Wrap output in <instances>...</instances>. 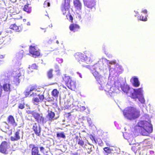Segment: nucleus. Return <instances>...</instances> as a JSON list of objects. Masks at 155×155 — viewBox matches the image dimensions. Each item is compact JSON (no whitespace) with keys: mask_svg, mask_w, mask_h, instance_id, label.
Listing matches in <instances>:
<instances>
[{"mask_svg":"<svg viewBox=\"0 0 155 155\" xmlns=\"http://www.w3.org/2000/svg\"><path fill=\"white\" fill-rule=\"evenodd\" d=\"M31 92L30 91V90L28 91H26L25 92V94L26 97H28L30 94V92Z\"/></svg>","mask_w":155,"mask_h":155,"instance_id":"nucleus-42","label":"nucleus"},{"mask_svg":"<svg viewBox=\"0 0 155 155\" xmlns=\"http://www.w3.org/2000/svg\"><path fill=\"white\" fill-rule=\"evenodd\" d=\"M142 91L143 90L142 88L136 89H134L133 92H132L131 91L129 92L130 94V96L132 98H137L138 97V94H140Z\"/></svg>","mask_w":155,"mask_h":155,"instance_id":"nucleus-10","label":"nucleus"},{"mask_svg":"<svg viewBox=\"0 0 155 155\" xmlns=\"http://www.w3.org/2000/svg\"><path fill=\"white\" fill-rule=\"evenodd\" d=\"M104 152L107 153V154L110 153H111L112 149L108 147H105L103 149Z\"/></svg>","mask_w":155,"mask_h":155,"instance_id":"nucleus-32","label":"nucleus"},{"mask_svg":"<svg viewBox=\"0 0 155 155\" xmlns=\"http://www.w3.org/2000/svg\"><path fill=\"white\" fill-rule=\"evenodd\" d=\"M55 114L52 111H48V114L47 115V117H48V120L51 121L52 120H56L57 118L55 117Z\"/></svg>","mask_w":155,"mask_h":155,"instance_id":"nucleus-18","label":"nucleus"},{"mask_svg":"<svg viewBox=\"0 0 155 155\" xmlns=\"http://www.w3.org/2000/svg\"><path fill=\"white\" fill-rule=\"evenodd\" d=\"M92 151V148H90V151H88L87 152V153H89V154Z\"/></svg>","mask_w":155,"mask_h":155,"instance_id":"nucleus-50","label":"nucleus"},{"mask_svg":"<svg viewBox=\"0 0 155 155\" xmlns=\"http://www.w3.org/2000/svg\"><path fill=\"white\" fill-rule=\"evenodd\" d=\"M11 85L9 83H5L3 84L2 87L5 92H10L11 91Z\"/></svg>","mask_w":155,"mask_h":155,"instance_id":"nucleus-22","label":"nucleus"},{"mask_svg":"<svg viewBox=\"0 0 155 155\" xmlns=\"http://www.w3.org/2000/svg\"><path fill=\"white\" fill-rule=\"evenodd\" d=\"M140 19L143 21H146L147 20V18L146 15H142L140 16Z\"/></svg>","mask_w":155,"mask_h":155,"instance_id":"nucleus-34","label":"nucleus"},{"mask_svg":"<svg viewBox=\"0 0 155 155\" xmlns=\"http://www.w3.org/2000/svg\"><path fill=\"white\" fill-rule=\"evenodd\" d=\"M23 10L28 13H30L31 11V7L29 6V4H27L24 6Z\"/></svg>","mask_w":155,"mask_h":155,"instance_id":"nucleus-25","label":"nucleus"},{"mask_svg":"<svg viewBox=\"0 0 155 155\" xmlns=\"http://www.w3.org/2000/svg\"><path fill=\"white\" fill-rule=\"evenodd\" d=\"M63 80L67 85L72 80L69 76H67L66 74H64V76L63 77Z\"/></svg>","mask_w":155,"mask_h":155,"instance_id":"nucleus-23","label":"nucleus"},{"mask_svg":"<svg viewBox=\"0 0 155 155\" xmlns=\"http://www.w3.org/2000/svg\"><path fill=\"white\" fill-rule=\"evenodd\" d=\"M56 42L57 44H58L59 43V41H57Z\"/></svg>","mask_w":155,"mask_h":155,"instance_id":"nucleus-54","label":"nucleus"},{"mask_svg":"<svg viewBox=\"0 0 155 155\" xmlns=\"http://www.w3.org/2000/svg\"><path fill=\"white\" fill-rule=\"evenodd\" d=\"M70 7V0H64V2L61 5V7L69 9Z\"/></svg>","mask_w":155,"mask_h":155,"instance_id":"nucleus-21","label":"nucleus"},{"mask_svg":"<svg viewBox=\"0 0 155 155\" xmlns=\"http://www.w3.org/2000/svg\"><path fill=\"white\" fill-rule=\"evenodd\" d=\"M68 15L69 16V20L71 21V22H72L73 20V16L71 15L70 13H69V14H68Z\"/></svg>","mask_w":155,"mask_h":155,"instance_id":"nucleus-41","label":"nucleus"},{"mask_svg":"<svg viewBox=\"0 0 155 155\" xmlns=\"http://www.w3.org/2000/svg\"><path fill=\"white\" fill-rule=\"evenodd\" d=\"M96 140L99 144H101L102 142L100 138L97 139Z\"/></svg>","mask_w":155,"mask_h":155,"instance_id":"nucleus-43","label":"nucleus"},{"mask_svg":"<svg viewBox=\"0 0 155 155\" xmlns=\"http://www.w3.org/2000/svg\"><path fill=\"white\" fill-rule=\"evenodd\" d=\"M69 28L70 31L74 32L78 31L80 26L77 24L73 23L70 25Z\"/></svg>","mask_w":155,"mask_h":155,"instance_id":"nucleus-16","label":"nucleus"},{"mask_svg":"<svg viewBox=\"0 0 155 155\" xmlns=\"http://www.w3.org/2000/svg\"><path fill=\"white\" fill-rule=\"evenodd\" d=\"M93 140L95 142V143H96V140H95V139L94 138V137H93Z\"/></svg>","mask_w":155,"mask_h":155,"instance_id":"nucleus-53","label":"nucleus"},{"mask_svg":"<svg viewBox=\"0 0 155 155\" xmlns=\"http://www.w3.org/2000/svg\"><path fill=\"white\" fill-rule=\"evenodd\" d=\"M33 117L38 123L44 124L47 121L42 114H39L35 112V113H33Z\"/></svg>","mask_w":155,"mask_h":155,"instance_id":"nucleus-4","label":"nucleus"},{"mask_svg":"<svg viewBox=\"0 0 155 155\" xmlns=\"http://www.w3.org/2000/svg\"><path fill=\"white\" fill-rule=\"evenodd\" d=\"M31 95L33 97H35L37 95V94L33 92Z\"/></svg>","mask_w":155,"mask_h":155,"instance_id":"nucleus-49","label":"nucleus"},{"mask_svg":"<svg viewBox=\"0 0 155 155\" xmlns=\"http://www.w3.org/2000/svg\"><path fill=\"white\" fill-rule=\"evenodd\" d=\"M141 12L142 13H143L144 14H145V15H146L147 14V10H146V9H144V10H143V11H141Z\"/></svg>","mask_w":155,"mask_h":155,"instance_id":"nucleus-47","label":"nucleus"},{"mask_svg":"<svg viewBox=\"0 0 155 155\" xmlns=\"http://www.w3.org/2000/svg\"><path fill=\"white\" fill-rule=\"evenodd\" d=\"M14 74L15 75L14 76L13 81L14 84L18 85L20 83L19 78L21 76V74L19 71H15Z\"/></svg>","mask_w":155,"mask_h":155,"instance_id":"nucleus-13","label":"nucleus"},{"mask_svg":"<svg viewBox=\"0 0 155 155\" xmlns=\"http://www.w3.org/2000/svg\"><path fill=\"white\" fill-rule=\"evenodd\" d=\"M67 86L69 89L72 90H74L76 88V82L73 80H72Z\"/></svg>","mask_w":155,"mask_h":155,"instance_id":"nucleus-19","label":"nucleus"},{"mask_svg":"<svg viewBox=\"0 0 155 155\" xmlns=\"http://www.w3.org/2000/svg\"><path fill=\"white\" fill-rule=\"evenodd\" d=\"M4 123H5V124H7V123L6 122H4Z\"/></svg>","mask_w":155,"mask_h":155,"instance_id":"nucleus-56","label":"nucleus"},{"mask_svg":"<svg viewBox=\"0 0 155 155\" xmlns=\"http://www.w3.org/2000/svg\"><path fill=\"white\" fill-rule=\"evenodd\" d=\"M40 151H42L45 150V148L43 147H40Z\"/></svg>","mask_w":155,"mask_h":155,"instance_id":"nucleus-48","label":"nucleus"},{"mask_svg":"<svg viewBox=\"0 0 155 155\" xmlns=\"http://www.w3.org/2000/svg\"><path fill=\"white\" fill-rule=\"evenodd\" d=\"M64 116L67 118H69L70 116H71V114L70 112L65 113L64 114Z\"/></svg>","mask_w":155,"mask_h":155,"instance_id":"nucleus-40","label":"nucleus"},{"mask_svg":"<svg viewBox=\"0 0 155 155\" xmlns=\"http://www.w3.org/2000/svg\"><path fill=\"white\" fill-rule=\"evenodd\" d=\"M21 130L18 129L14 133V136H12L10 137V140L12 141H15L19 140L21 139V136H23V134H21Z\"/></svg>","mask_w":155,"mask_h":155,"instance_id":"nucleus-7","label":"nucleus"},{"mask_svg":"<svg viewBox=\"0 0 155 155\" xmlns=\"http://www.w3.org/2000/svg\"><path fill=\"white\" fill-rule=\"evenodd\" d=\"M35 112H34V111H31L30 110H28V111H27V113L28 114H32V116L33 115V113H35Z\"/></svg>","mask_w":155,"mask_h":155,"instance_id":"nucleus-45","label":"nucleus"},{"mask_svg":"<svg viewBox=\"0 0 155 155\" xmlns=\"http://www.w3.org/2000/svg\"><path fill=\"white\" fill-rule=\"evenodd\" d=\"M131 150L135 153L137 150V148L136 146H133L131 147Z\"/></svg>","mask_w":155,"mask_h":155,"instance_id":"nucleus-39","label":"nucleus"},{"mask_svg":"<svg viewBox=\"0 0 155 155\" xmlns=\"http://www.w3.org/2000/svg\"><path fill=\"white\" fill-rule=\"evenodd\" d=\"M26 106L28 107V109H30V107L29 106L28 104H27L26 105Z\"/></svg>","mask_w":155,"mask_h":155,"instance_id":"nucleus-51","label":"nucleus"},{"mask_svg":"<svg viewBox=\"0 0 155 155\" xmlns=\"http://www.w3.org/2000/svg\"><path fill=\"white\" fill-rule=\"evenodd\" d=\"M73 4L75 8L78 10H81L82 8V5L79 0H74Z\"/></svg>","mask_w":155,"mask_h":155,"instance_id":"nucleus-15","label":"nucleus"},{"mask_svg":"<svg viewBox=\"0 0 155 155\" xmlns=\"http://www.w3.org/2000/svg\"><path fill=\"white\" fill-rule=\"evenodd\" d=\"M9 28L11 29L18 32L21 31L23 29V27L22 26L19 25L18 26L15 24L11 25Z\"/></svg>","mask_w":155,"mask_h":155,"instance_id":"nucleus-14","label":"nucleus"},{"mask_svg":"<svg viewBox=\"0 0 155 155\" xmlns=\"http://www.w3.org/2000/svg\"><path fill=\"white\" fill-rule=\"evenodd\" d=\"M93 74L96 79L97 81L99 82L101 81V76L96 71H95L93 73Z\"/></svg>","mask_w":155,"mask_h":155,"instance_id":"nucleus-26","label":"nucleus"},{"mask_svg":"<svg viewBox=\"0 0 155 155\" xmlns=\"http://www.w3.org/2000/svg\"><path fill=\"white\" fill-rule=\"evenodd\" d=\"M44 7H47L50 6V3L48 0H46L44 4Z\"/></svg>","mask_w":155,"mask_h":155,"instance_id":"nucleus-38","label":"nucleus"},{"mask_svg":"<svg viewBox=\"0 0 155 155\" xmlns=\"http://www.w3.org/2000/svg\"><path fill=\"white\" fill-rule=\"evenodd\" d=\"M40 50L37 49L35 46H30L29 47V53L32 55L33 57L36 58L40 55Z\"/></svg>","mask_w":155,"mask_h":155,"instance_id":"nucleus-6","label":"nucleus"},{"mask_svg":"<svg viewBox=\"0 0 155 155\" xmlns=\"http://www.w3.org/2000/svg\"><path fill=\"white\" fill-rule=\"evenodd\" d=\"M122 90L126 94H128L130 92V88L128 86H124L122 87Z\"/></svg>","mask_w":155,"mask_h":155,"instance_id":"nucleus-27","label":"nucleus"},{"mask_svg":"<svg viewBox=\"0 0 155 155\" xmlns=\"http://www.w3.org/2000/svg\"><path fill=\"white\" fill-rule=\"evenodd\" d=\"M124 115L129 119H135L140 115L139 110L133 107H128L123 111Z\"/></svg>","mask_w":155,"mask_h":155,"instance_id":"nucleus-2","label":"nucleus"},{"mask_svg":"<svg viewBox=\"0 0 155 155\" xmlns=\"http://www.w3.org/2000/svg\"><path fill=\"white\" fill-rule=\"evenodd\" d=\"M38 88V85L36 84H33L31 86L30 89V91L31 92L33 91H37V89Z\"/></svg>","mask_w":155,"mask_h":155,"instance_id":"nucleus-31","label":"nucleus"},{"mask_svg":"<svg viewBox=\"0 0 155 155\" xmlns=\"http://www.w3.org/2000/svg\"><path fill=\"white\" fill-rule=\"evenodd\" d=\"M131 79L133 81L132 85L134 87H137L140 86V83L137 77L134 76Z\"/></svg>","mask_w":155,"mask_h":155,"instance_id":"nucleus-20","label":"nucleus"},{"mask_svg":"<svg viewBox=\"0 0 155 155\" xmlns=\"http://www.w3.org/2000/svg\"><path fill=\"white\" fill-rule=\"evenodd\" d=\"M37 68V66L35 64H33L31 65H29V69L32 71L36 69Z\"/></svg>","mask_w":155,"mask_h":155,"instance_id":"nucleus-33","label":"nucleus"},{"mask_svg":"<svg viewBox=\"0 0 155 155\" xmlns=\"http://www.w3.org/2000/svg\"><path fill=\"white\" fill-rule=\"evenodd\" d=\"M59 94V92L56 89H54L51 92V94L52 96L55 97H57Z\"/></svg>","mask_w":155,"mask_h":155,"instance_id":"nucleus-28","label":"nucleus"},{"mask_svg":"<svg viewBox=\"0 0 155 155\" xmlns=\"http://www.w3.org/2000/svg\"><path fill=\"white\" fill-rule=\"evenodd\" d=\"M73 155H77V153L74 154Z\"/></svg>","mask_w":155,"mask_h":155,"instance_id":"nucleus-55","label":"nucleus"},{"mask_svg":"<svg viewBox=\"0 0 155 155\" xmlns=\"http://www.w3.org/2000/svg\"><path fill=\"white\" fill-rule=\"evenodd\" d=\"M54 70L52 69H50L47 72V78L49 79H52L54 77L53 74Z\"/></svg>","mask_w":155,"mask_h":155,"instance_id":"nucleus-24","label":"nucleus"},{"mask_svg":"<svg viewBox=\"0 0 155 155\" xmlns=\"http://www.w3.org/2000/svg\"><path fill=\"white\" fill-rule=\"evenodd\" d=\"M75 139H76V142H78V140H79V139H81V138H79V137L78 136H76L75 137Z\"/></svg>","mask_w":155,"mask_h":155,"instance_id":"nucleus-46","label":"nucleus"},{"mask_svg":"<svg viewBox=\"0 0 155 155\" xmlns=\"http://www.w3.org/2000/svg\"><path fill=\"white\" fill-rule=\"evenodd\" d=\"M18 108L19 109L22 110L25 108V104L24 103H19L18 104Z\"/></svg>","mask_w":155,"mask_h":155,"instance_id":"nucleus-37","label":"nucleus"},{"mask_svg":"<svg viewBox=\"0 0 155 155\" xmlns=\"http://www.w3.org/2000/svg\"><path fill=\"white\" fill-rule=\"evenodd\" d=\"M61 10L64 15H65L66 17L68 16V14H69L70 12L69 9H66V8L61 7Z\"/></svg>","mask_w":155,"mask_h":155,"instance_id":"nucleus-29","label":"nucleus"},{"mask_svg":"<svg viewBox=\"0 0 155 155\" xmlns=\"http://www.w3.org/2000/svg\"><path fill=\"white\" fill-rule=\"evenodd\" d=\"M106 145H107V146H110V144L106 142Z\"/></svg>","mask_w":155,"mask_h":155,"instance_id":"nucleus-52","label":"nucleus"},{"mask_svg":"<svg viewBox=\"0 0 155 155\" xmlns=\"http://www.w3.org/2000/svg\"><path fill=\"white\" fill-rule=\"evenodd\" d=\"M138 100L142 104H144L145 102L144 98L142 96H140L138 98Z\"/></svg>","mask_w":155,"mask_h":155,"instance_id":"nucleus-35","label":"nucleus"},{"mask_svg":"<svg viewBox=\"0 0 155 155\" xmlns=\"http://www.w3.org/2000/svg\"><path fill=\"white\" fill-rule=\"evenodd\" d=\"M10 148V143L5 141L2 142L0 145V152L2 153L7 154V149Z\"/></svg>","mask_w":155,"mask_h":155,"instance_id":"nucleus-5","label":"nucleus"},{"mask_svg":"<svg viewBox=\"0 0 155 155\" xmlns=\"http://www.w3.org/2000/svg\"><path fill=\"white\" fill-rule=\"evenodd\" d=\"M152 130V127L149 126L147 122L144 121H139L135 128V131L143 136L148 135Z\"/></svg>","mask_w":155,"mask_h":155,"instance_id":"nucleus-1","label":"nucleus"},{"mask_svg":"<svg viewBox=\"0 0 155 155\" xmlns=\"http://www.w3.org/2000/svg\"><path fill=\"white\" fill-rule=\"evenodd\" d=\"M76 59L80 63L86 62L87 64H90L92 62L91 59L92 57V54L90 52L83 54L81 53H76L74 55Z\"/></svg>","mask_w":155,"mask_h":155,"instance_id":"nucleus-3","label":"nucleus"},{"mask_svg":"<svg viewBox=\"0 0 155 155\" xmlns=\"http://www.w3.org/2000/svg\"><path fill=\"white\" fill-rule=\"evenodd\" d=\"M7 121L8 124L15 127L17 126V124L16 122L14 117L12 115H10L8 116L7 118Z\"/></svg>","mask_w":155,"mask_h":155,"instance_id":"nucleus-12","label":"nucleus"},{"mask_svg":"<svg viewBox=\"0 0 155 155\" xmlns=\"http://www.w3.org/2000/svg\"><path fill=\"white\" fill-rule=\"evenodd\" d=\"M29 147L32 148L31 151V155H41L38 149V147L35 144H31L29 145Z\"/></svg>","mask_w":155,"mask_h":155,"instance_id":"nucleus-11","label":"nucleus"},{"mask_svg":"<svg viewBox=\"0 0 155 155\" xmlns=\"http://www.w3.org/2000/svg\"><path fill=\"white\" fill-rule=\"evenodd\" d=\"M57 137L58 138L61 137L65 139L66 138L65 135L64 134V133L63 132H61V133H58L56 134Z\"/></svg>","mask_w":155,"mask_h":155,"instance_id":"nucleus-30","label":"nucleus"},{"mask_svg":"<svg viewBox=\"0 0 155 155\" xmlns=\"http://www.w3.org/2000/svg\"><path fill=\"white\" fill-rule=\"evenodd\" d=\"M32 129L34 131L35 134L38 136H40L41 135V128L38 127L37 124L35 123L33 126Z\"/></svg>","mask_w":155,"mask_h":155,"instance_id":"nucleus-17","label":"nucleus"},{"mask_svg":"<svg viewBox=\"0 0 155 155\" xmlns=\"http://www.w3.org/2000/svg\"><path fill=\"white\" fill-rule=\"evenodd\" d=\"M38 98L34 97L32 98V102L36 105H38L39 102L43 101L45 98L44 93L42 94H39L38 95Z\"/></svg>","mask_w":155,"mask_h":155,"instance_id":"nucleus-8","label":"nucleus"},{"mask_svg":"<svg viewBox=\"0 0 155 155\" xmlns=\"http://www.w3.org/2000/svg\"><path fill=\"white\" fill-rule=\"evenodd\" d=\"M85 6L91 9L94 7L96 4V0H83Z\"/></svg>","mask_w":155,"mask_h":155,"instance_id":"nucleus-9","label":"nucleus"},{"mask_svg":"<svg viewBox=\"0 0 155 155\" xmlns=\"http://www.w3.org/2000/svg\"><path fill=\"white\" fill-rule=\"evenodd\" d=\"M2 86L1 84V83L0 82V97L1 96L2 93Z\"/></svg>","mask_w":155,"mask_h":155,"instance_id":"nucleus-44","label":"nucleus"},{"mask_svg":"<svg viewBox=\"0 0 155 155\" xmlns=\"http://www.w3.org/2000/svg\"><path fill=\"white\" fill-rule=\"evenodd\" d=\"M77 142L79 145H80L82 147H83L84 145V141L81 139H79Z\"/></svg>","mask_w":155,"mask_h":155,"instance_id":"nucleus-36","label":"nucleus"}]
</instances>
